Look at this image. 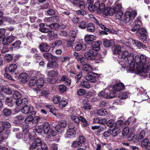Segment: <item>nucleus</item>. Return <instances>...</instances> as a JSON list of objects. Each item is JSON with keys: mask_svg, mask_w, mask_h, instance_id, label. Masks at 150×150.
Returning <instances> with one entry per match:
<instances>
[{"mask_svg": "<svg viewBox=\"0 0 150 150\" xmlns=\"http://www.w3.org/2000/svg\"><path fill=\"white\" fill-rule=\"evenodd\" d=\"M58 75L57 71L51 70L48 72V75L50 77L57 76Z\"/></svg>", "mask_w": 150, "mask_h": 150, "instance_id": "54", "label": "nucleus"}, {"mask_svg": "<svg viewBox=\"0 0 150 150\" xmlns=\"http://www.w3.org/2000/svg\"><path fill=\"white\" fill-rule=\"evenodd\" d=\"M133 57V54L130 53L129 55V53L127 51L121 52L118 55V58L120 59V61L123 62L121 64L122 68H126L129 65L127 69V71L129 73H132L133 72V69H131L132 67H134Z\"/></svg>", "mask_w": 150, "mask_h": 150, "instance_id": "2", "label": "nucleus"}, {"mask_svg": "<svg viewBox=\"0 0 150 150\" xmlns=\"http://www.w3.org/2000/svg\"><path fill=\"white\" fill-rule=\"evenodd\" d=\"M146 57L143 54L140 56L136 55L135 59L133 58V62L134 63V67H132L131 69H133L132 73L136 74L142 73H147L149 71L150 65L149 63L146 62Z\"/></svg>", "mask_w": 150, "mask_h": 150, "instance_id": "1", "label": "nucleus"}, {"mask_svg": "<svg viewBox=\"0 0 150 150\" xmlns=\"http://www.w3.org/2000/svg\"><path fill=\"white\" fill-rule=\"evenodd\" d=\"M132 42L133 45L139 48H142L145 50L147 49L146 46L138 40H133Z\"/></svg>", "mask_w": 150, "mask_h": 150, "instance_id": "21", "label": "nucleus"}, {"mask_svg": "<svg viewBox=\"0 0 150 150\" xmlns=\"http://www.w3.org/2000/svg\"><path fill=\"white\" fill-rule=\"evenodd\" d=\"M28 125H26L24 126L23 128V131L24 134V139H28V133L29 132V129L28 128Z\"/></svg>", "mask_w": 150, "mask_h": 150, "instance_id": "35", "label": "nucleus"}, {"mask_svg": "<svg viewBox=\"0 0 150 150\" xmlns=\"http://www.w3.org/2000/svg\"><path fill=\"white\" fill-rule=\"evenodd\" d=\"M87 4L89 11L93 12L97 9V7L99 4V1L97 0L95 4L93 5V3L92 0H87Z\"/></svg>", "mask_w": 150, "mask_h": 150, "instance_id": "9", "label": "nucleus"}, {"mask_svg": "<svg viewBox=\"0 0 150 150\" xmlns=\"http://www.w3.org/2000/svg\"><path fill=\"white\" fill-rule=\"evenodd\" d=\"M21 96L20 93L18 91H15L13 95V97L14 99L16 98L17 99L20 98Z\"/></svg>", "mask_w": 150, "mask_h": 150, "instance_id": "57", "label": "nucleus"}, {"mask_svg": "<svg viewBox=\"0 0 150 150\" xmlns=\"http://www.w3.org/2000/svg\"><path fill=\"white\" fill-rule=\"evenodd\" d=\"M145 131L144 130L142 131L139 135H136L137 137L136 138L137 141H138L142 139L145 136Z\"/></svg>", "mask_w": 150, "mask_h": 150, "instance_id": "49", "label": "nucleus"}, {"mask_svg": "<svg viewBox=\"0 0 150 150\" xmlns=\"http://www.w3.org/2000/svg\"><path fill=\"white\" fill-rule=\"evenodd\" d=\"M35 133L34 132H31L28 134V139H24V141L28 144H30V141L33 140L35 138Z\"/></svg>", "mask_w": 150, "mask_h": 150, "instance_id": "20", "label": "nucleus"}, {"mask_svg": "<svg viewBox=\"0 0 150 150\" xmlns=\"http://www.w3.org/2000/svg\"><path fill=\"white\" fill-rule=\"evenodd\" d=\"M111 131V135L113 137H115L117 136L121 132L120 129L118 126H115L113 128Z\"/></svg>", "mask_w": 150, "mask_h": 150, "instance_id": "25", "label": "nucleus"}, {"mask_svg": "<svg viewBox=\"0 0 150 150\" xmlns=\"http://www.w3.org/2000/svg\"><path fill=\"white\" fill-rule=\"evenodd\" d=\"M58 89L60 92L64 93L66 91L67 87L64 85H61L58 86Z\"/></svg>", "mask_w": 150, "mask_h": 150, "instance_id": "62", "label": "nucleus"}, {"mask_svg": "<svg viewBox=\"0 0 150 150\" xmlns=\"http://www.w3.org/2000/svg\"><path fill=\"white\" fill-rule=\"evenodd\" d=\"M121 9H117V11L115 14V18L116 19L121 20L125 23L128 22L130 20H133L137 15V12L136 10L128 8L127 9L124 17L122 20L123 12Z\"/></svg>", "mask_w": 150, "mask_h": 150, "instance_id": "3", "label": "nucleus"}, {"mask_svg": "<svg viewBox=\"0 0 150 150\" xmlns=\"http://www.w3.org/2000/svg\"><path fill=\"white\" fill-rule=\"evenodd\" d=\"M21 44V41H17L12 44L11 45V47L13 48L18 49L20 48Z\"/></svg>", "mask_w": 150, "mask_h": 150, "instance_id": "47", "label": "nucleus"}, {"mask_svg": "<svg viewBox=\"0 0 150 150\" xmlns=\"http://www.w3.org/2000/svg\"><path fill=\"white\" fill-rule=\"evenodd\" d=\"M41 141L40 139L38 138L35 139L34 142L30 146V149H35L37 147L40 146L41 145Z\"/></svg>", "mask_w": 150, "mask_h": 150, "instance_id": "19", "label": "nucleus"}, {"mask_svg": "<svg viewBox=\"0 0 150 150\" xmlns=\"http://www.w3.org/2000/svg\"><path fill=\"white\" fill-rule=\"evenodd\" d=\"M84 9L81 8L80 10H78L76 11V13L78 15H85L87 13L86 11L84 10Z\"/></svg>", "mask_w": 150, "mask_h": 150, "instance_id": "59", "label": "nucleus"}, {"mask_svg": "<svg viewBox=\"0 0 150 150\" xmlns=\"http://www.w3.org/2000/svg\"><path fill=\"white\" fill-rule=\"evenodd\" d=\"M87 30L90 32H93L95 30V25L92 23H89L87 27Z\"/></svg>", "mask_w": 150, "mask_h": 150, "instance_id": "45", "label": "nucleus"}, {"mask_svg": "<svg viewBox=\"0 0 150 150\" xmlns=\"http://www.w3.org/2000/svg\"><path fill=\"white\" fill-rule=\"evenodd\" d=\"M62 43L63 42L61 40H57L51 44V47L53 49L55 48H58L62 45Z\"/></svg>", "mask_w": 150, "mask_h": 150, "instance_id": "23", "label": "nucleus"}, {"mask_svg": "<svg viewBox=\"0 0 150 150\" xmlns=\"http://www.w3.org/2000/svg\"><path fill=\"white\" fill-rule=\"evenodd\" d=\"M74 39H70V38H67L66 40L67 44V47H69L71 46L73 42H74Z\"/></svg>", "mask_w": 150, "mask_h": 150, "instance_id": "61", "label": "nucleus"}, {"mask_svg": "<svg viewBox=\"0 0 150 150\" xmlns=\"http://www.w3.org/2000/svg\"><path fill=\"white\" fill-rule=\"evenodd\" d=\"M59 79H61V80L64 82L65 83L66 85H69L71 84V80L68 79L66 76L65 75H64L62 76V77H58Z\"/></svg>", "mask_w": 150, "mask_h": 150, "instance_id": "39", "label": "nucleus"}, {"mask_svg": "<svg viewBox=\"0 0 150 150\" xmlns=\"http://www.w3.org/2000/svg\"><path fill=\"white\" fill-rule=\"evenodd\" d=\"M107 112L106 110L103 109L99 110L97 112V114L100 116H104Z\"/></svg>", "mask_w": 150, "mask_h": 150, "instance_id": "51", "label": "nucleus"}, {"mask_svg": "<svg viewBox=\"0 0 150 150\" xmlns=\"http://www.w3.org/2000/svg\"><path fill=\"white\" fill-rule=\"evenodd\" d=\"M142 146L145 148L147 150H150V141L147 139H144L141 143Z\"/></svg>", "mask_w": 150, "mask_h": 150, "instance_id": "24", "label": "nucleus"}, {"mask_svg": "<svg viewBox=\"0 0 150 150\" xmlns=\"http://www.w3.org/2000/svg\"><path fill=\"white\" fill-rule=\"evenodd\" d=\"M96 39V37L95 36L91 35H86L84 38L85 41L87 42L93 41Z\"/></svg>", "mask_w": 150, "mask_h": 150, "instance_id": "29", "label": "nucleus"}, {"mask_svg": "<svg viewBox=\"0 0 150 150\" xmlns=\"http://www.w3.org/2000/svg\"><path fill=\"white\" fill-rule=\"evenodd\" d=\"M137 137L136 135H134L133 133H131L128 138V140L130 143L133 144L137 142Z\"/></svg>", "mask_w": 150, "mask_h": 150, "instance_id": "31", "label": "nucleus"}, {"mask_svg": "<svg viewBox=\"0 0 150 150\" xmlns=\"http://www.w3.org/2000/svg\"><path fill=\"white\" fill-rule=\"evenodd\" d=\"M75 125L72 123H70L68 125V129L67 130L66 134L65 135L66 138H70L71 136L73 135L76 133V130L74 128Z\"/></svg>", "mask_w": 150, "mask_h": 150, "instance_id": "6", "label": "nucleus"}, {"mask_svg": "<svg viewBox=\"0 0 150 150\" xmlns=\"http://www.w3.org/2000/svg\"><path fill=\"white\" fill-rule=\"evenodd\" d=\"M140 16H138L134 21V23L133 28L131 29L132 31H138L141 27L142 23Z\"/></svg>", "mask_w": 150, "mask_h": 150, "instance_id": "8", "label": "nucleus"}, {"mask_svg": "<svg viewBox=\"0 0 150 150\" xmlns=\"http://www.w3.org/2000/svg\"><path fill=\"white\" fill-rule=\"evenodd\" d=\"M44 133L47 134L48 136L50 137L51 136H55L57 135L56 131L50 128L49 124L47 122H45L43 125Z\"/></svg>", "mask_w": 150, "mask_h": 150, "instance_id": "4", "label": "nucleus"}, {"mask_svg": "<svg viewBox=\"0 0 150 150\" xmlns=\"http://www.w3.org/2000/svg\"><path fill=\"white\" fill-rule=\"evenodd\" d=\"M70 14V13L69 11H65L61 14V16H62V18L64 20H69L70 18V17L69 16Z\"/></svg>", "mask_w": 150, "mask_h": 150, "instance_id": "43", "label": "nucleus"}, {"mask_svg": "<svg viewBox=\"0 0 150 150\" xmlns=\"http://www.w3.org/2000/svg\"><path fill=\"white\" fill-rule=\"evenodd\" d=\"M137 119L133 117H130L128 119V120L126 121L125 124L126 125H128L130 123L132 125L134 124L136 122Z\"/></svg>", "mask_w": 150, "mask_h": 150, "instance_id": "42", "label": "nucleus"}, {"mask_svg": "<svg viewBox=\"0 0 150 150\" xmlns=\"http://www.w3.org/2000/svg\"><path fill=\"white\" fill-rule=\"evenodd\" d=\"M81 86L83 88H89L91 86L90 83L87 81H82L81 83Z\"/></svg>", "mask_w": 150, "mask_h": 150, "instance_id": "48", "label": "nucleus"}, {"mask_svg": "<svg viewBox=\"0 0 150 150\" xmlns=\"http://www.w3.org/2000/svg\"><path fill=\"white\" fill-rule=\"evenodd\" d=\"M32 52H33L35 54L34 55V57L37 62H39L42 59V57L40 54L37 53L38 51L36 49H32Z\"/></svg>", "mask_w": 150, "mask_h": 150, "instance_id": "26", "label": "nucleus"}, {"mask_svg": "<svg viewBox=\"0 0 150 150\" xmlns=\"http://www.w3.org/2000/svg\"><path fill=\"white\" fill-rule=\"evenodd\" d=\"M73 4L76 6L79 7L80 8L84 9L85 8V3L83 1L79 0H74Z\"/></svg>", "mask_w": 150, "mask_h": 150, "instance_id": "18", "label": "nucleus"}, {"mask_svg": "<svg viewBox=\"0 0 150 150\" xmlns=\"http://www.w3.org/2000/svg\"><path fill=\"white\" fill-rule=\"evenodd\" d=\"M37 78L36 76L33 77L30 80L29 85L30 86H34L37 82Z\"/></svg>", "mask_w": 150, "mask_h": 150, "instance_id": "41", "label": "nucleus"}, {"mask_svg": "<svg viewBox=\"0 0 150 150\" xmlns=\"http://www.w3.org/2000/svg\"><path fill=\"white\" fill-rule=\"evenodd\" d=\"M45 107L49 109L50 111L52 113H54L56 111L54 107L52 105H46Z\"/></svg>", "mask_w": 150, "mask_h": 150, "instance_id": "56", "label": "nucleus"}, {"mask_svg": "<svg viewBox=\"0 0 150 150\" xmlns=\"http://www.w3.org/2000/svg\"><path fill=\"white\" fill-rule=\"evenodd\" d=\"M141 90L138 88H136V89L138 91H141L142 92H143L144 93L141 94V101H144L147 100L149 98V96L146 94L147 92L146 90L142 88H141Z\"/></svg>", "mask_w": 150, "mask_h": 150, "instance_id": "15", "label": "nucleus"}, {"mask_svg": "<svg viewBox=\"0 0 150 150\" xmlns=\"http://www.w3.org/2000/svg\"><path fill=\"white\" fill-rule=\"evenodd\" d=\"M101 43V42L99 41L93 42L92 44V47L91 49L97 52L100 50V45Z\"/></svg>", "mask_w": 150, "mask_h": 150, "instance_id": "17", "label": "nucleus"}, {"mask_svg": "<svg viewBox=\"0 0 150 150\" xmlns=\"http://www.w3.org/2000/svg\"><path fill=\"white\" fill-rule=\"evenodd\" d=\"M4 92L7 94L10 95L12 93V91L9 87L5 86Z\"/></svg>", "mask_w": 150, "mask_h": 150, "instance_id": "55", "label": "nucleus"}, {"mask_svg": "<svg viewBox=\"0 0 150 150\" xmlns=\"http://www.w3.org/2000/svg\"><path fill=\"white\" fill-rule=\"evenodd\" d=\"M100 4V2L99 1V4L97 7V9L96 10H97L99 13H101L104 11L105 5L104 3H101Z\"/></svg>", "mask_w": 150, "mask_h": 150, "instance_id": "38", "label": "nucleus"}, {"mask_svg": "<svg viewBox=\"0 0 150 150\" xmlns=\"http://www.w3.org/2000/svg\"><path fill=\"white\" fill-rule=\"evenodd\" d=\"M61 98L59 96H55L53 98V101L55 104H57L59 103Z\"/></svg>", "mask_w": 150, "mask_h": 150, "instance_id": "60", "label": "nucleus"}, {"mask_svg": "<svg viewBox=\"0 0 150 150\" xmlns=\"http://www.w3.org/2000/svg\"><path fill=\"white\" fill-rule=\"evenodd\" d=\"M13 57V56L10 54H6L5 55V59L8 62L11 61Z\"/></svg>", "mask_w": 150, "mask_h": 150, "instance_id": "63", "label": "nucleus"}, {"mask_svg": "<svg viewBox=\"0 0 150 150\" xmlns=\"http://www.w3.org/2000/svg\"><path fill=\"white\" fill-rule=\"evenodd\" d=\"M140 31H142L143 33H140V36L141 39L143 41H145L146 39V35L145 33L146 32V30L144 28H141Z\"/></svg>", "mask_w": 150, "mask_h": 150, "instance_id": "37", "label": "nucleus"}, {"mask_svg": "<svg viewBox=\"0 0 150 150\" xmlns=\"http://www.w3.org/2000/svg\"><path fill=\"white\" fill-rule=\"evenodd\" d=\"M76 32L75 31L71 30V31L69 33V38L70 39H74L76 37Z\"/></svg>", "mask_w": 150, "mask_h": 150, "instance_id": "58", "label": "nucleus"}, {"mask_svg": "<svg viewBox=\"0 0 150 150\" xmlns=\"http://www.w3.org/2000/svg\"><path fill=\"white\" fill-rule=\"evenodd\" d=\"M39 26L40 27L39 30L41 32L44 33H47L49 32V30L44 27V23H40L39 25Z\"/></svg>", "mask_w": 150, "mask_h": 150, "instance_id": "44", "label": "nucleus"}, {"mask_svg": "<svg viewBox=\"0 0 150 150\" xmlns=\"http://www.w3.org/2000/svg\"><path fill=\"white\" fill-rule=\"evenodd\" d=\"M2 113L4 116L6 117L8 116L11 115V111L9 109L5 108L2 110Z\"/></svg>", "mask_w": 150, "mask_h": 150, "instance_id": "46", "label": "nucleus"}, {"mask_svg": "<svg viewBox=\"0 0 150 150\" xmlns=\"http://www.w3.org/2000/svg\"><path fill=\"white\" fill-rule=\"evenodd\" d=\"M121 47L120 45H117L114 47L113 51V54H119L120 52H121Z\"/></svg>", "mask_w": 150, "mask_h": 150, "instance_id": "40", "label": "nucleus"}, {"mask_svg": "<svg viewBox=\"0 0 150 150\" xmlns=\"http://www.w3.org/2000/svg\"><path fill=\"white\" fill-rule=\"evenodd\" d=\"M129 94L127 92L122 91L119 93L118 97L119 98L121 99H126L128 97Z\"/></svg>", "mask_w": 150, "mask_h": 150, "instance_id": "28", "label": "nucleus"}, {"mask_svg": "<svg viewBox=\"0 0 150 150\" xmlns=\"http://www.w3.org/2000/svg\"><path fill=\"white\" fill-rule=\"evenodd\" d=\"M98 76V74L95 73L89 72L88 75L86 76L87 80L92 83L96 82V77Z\"/></svg>", "mask_w": 150, "mask_h": 150, "instance_id": "10", "label": "nucleus"}, {"mask_svg": "<svg viewBox=\"0 0 150 150\" xmlns=\"http://www.w3.org/2000/svg\"><path fill=\"white\" fill-rule=\"evenodd\" d=\"M5 30L4 28L0 29V42H1L5 37Z\"/></svg>", "mask_w": 150, "mask_h": 150, "instance_id": "53", "label": "nucleus"}, {"mask_svg": "<svg viewBox=\"0 0 150 150\" xmlns=\"http://www.w3.org/2000/svg\"><path fill=\"white\" fill-rule=\"evenodd\" d=\"M83 69L86 71L90 72L93 70V69L92 66L88 64H85L83 66Z\"/></svg>", "mask_w": 150, "mask_h": 150, "instance_id": "34", "label": "nucleus"}, {"mask_svg": "<svg viewBox=\"0 0 150 150\" xmlns=\"http://www.w3.org/2000/svg\"><path fill=\"white\" fill-rule=\"evenodd\" d=\"M93 21L98 26L100 27L101 29L105 30L106 32H108L110 33H112L113 32L111 30L106 28L104 25L100 23L94 17L93 18Z\"/></svg>", "mask_w": 150, "mask_h": 150, "instance_id": "11", "label": "nucleus"}, {"mask_svg": "<svg viewBox=\"0 0 150 150\" xmlns=\"http://www.w3.org/2000/svg\"><path fill=\"white\" fill-rule=\"evenodd\" d=\"M15 38V37L12 35H10L6 38H4L2 41V42L4 45H8L9 43L13 42Z\"/></svg>", "mask_w": 150, "mask_h": 150, "instance_id": "12", "label": "nucleus"}, {"mask_svg": "<svg viewBox=\"0 0 150 150\" xmlns=\"http://www.w3.org/2000/svg\"><path fill=\"white\" fill-rule=\"evenodd\" d=\"M111 42L107 40H103V45L106 47H109L111 45Z\"/></svg>", "mask_w": 150, "mask_h": 150, "instance_id": "64", "label": "nucleus"}, {"mask_svg": "<svg viewBox=\"0 0 150 150\" xmlns=\"http://www.w3.org/2000/svg\"><path fill=\"white\" fill-rule=\"evenodd\" d=\"M58 66L57 63L55 61L51 62H48L47 64V67L48 69L57 67Z\"/></svg>", "mask_w": 150, "mask_h": 150, "instance_id": "36", "label": "nucleus"}, {"mask_svg": "<svg viewBox=\"0 0 150 150\" xmlns=\"http://www.w3.org/2000/svg\"><path fill=\"white\" fill-rule=\"evenodd\" d=\"M98 55V52L90 49L89 51H86L84 55L88 59L95 60L96 59Z\"/></svg>", "mask_w": 150, "mask_h": 150, "instance_id": "7", "label": "nucleus"}, {"mask_svg": "<svg viewBox=\"0 0 150 150\" xmlns=\"http://www.w3.org/2000/svg\"><path fill=\"white\" fill-rule=\"evenodd\" d=\"M6 132H4L2 135H0V144L4 140L8 138L10 134L9 130L6 131Z\"/></svg>", "mask_w": 150, "mask_h": 150, "instance_id": "27", "label": "nucleus"}, {"mask_svg": "<svg viewBox=\"0 0 150 150\" xmlns=\"http://www.w3.org/2000/svg\"><path fill=\"white\" fill-rule=\"evenodd\" d=\"M44 77V76L43 75L40 74L39 76V77H40V78L37 80L36 86L38 88H40L43 85L44 83L43 78Z\"/></svg>", "mask_w": 150, "mask_h": 150, "instance_id": "22", "label": "nucleus"}, {"mask_svg": "<svg viewBox=\"0 0 150 150\" xmlns=\"http://www.w3.org/2000/svg\"><path fill=\"white\" fill-rule=\"evenodd\" d=\"M39 48L42 51L48 52L50 50L51 47L46 44L42 43L40 45Z\"/></svg>", "mask_w": 150, "mask_h": 150, "instance_id": "16", "label": "nucleus"}, {"mask_svg": "<svg viewBox=\"0 0 150 150\" xmlns=\"http://www.w3.org/2000/svg\"><path fill=\"white\" fill-rule=\"evenodd\" d=\"M81 116H78L75 115L71 116V119L77 124H79Z\"/></svg>", "mask_w": 150, "mask_h": 150, "instance_id": "50", "label": "nucleus"}, {"mask_svg": "<svg viewBox=\"0 0 150 150\" xmlns=\"http://www.w3.org/2000/svg\"><path fill=\"white\" fill-rule=\"evenodd\" d=\"M125 87L122 83L120 82L115 83L112 86V88L115 91H119L123 89Z\"/></svg>", "mask_w": 150, "mask_h": 150, "instance_id": "13", "label": "nucleus"}, {"mask_svg": "<svg viewBox=\"0 0 150 150\" xmlns=\"http://www.w3.org/2000/svg\"><path fill=\"white\" fill-rule=\"evenodd\" d=\"M107 125L111 128H113L116 126V124L114 123V120L112 119L109 120L108 122L107 121Z\"/></svg>", "mask_w": 150, "mask_h": 150, "instance_id": "52", "label": "nucleus"}, {"mask_svg": "<svg viewBox=\"0 0 150 150\" xmlns=\"http://www.w3.org/2000/svg\"><path fill=\"white\" fill-rule=\"evenodd\" d=\"M110 90L106 89L104 91H102L99 92L98 94V96L100 97H103L105 98H109L112 97L113 96L112 93H111V95L108 96V93L110 92Z\"/></svg>", "mask_w": 150, "mask_h": 150, "instance_id": "14", "label": "nucleus"}, {"mask_svg": "<svg viewBox=\"0 0 150 150\" xmlns=\"http://www.w3.org/2000/svg\"><path fill=\"white\" fill-rule=\"evenodd\" d=\"M114 6L110 8L107 12V15L108 14L110 16H112L117 9H122V4L118 2H116L114 3Z\"/></svg>", "mask_w": 150, "mask_h": 150, "instance_id": "5", "label": "nucleus"}, {"mask_svg": "<svg viewBox=\"0 0 150 150\" xmlns=\"http://www.w3.org/2000/svg\"><path fill=\"white\" fill-rule=\"evenodd\" d=\"M17 68V66L14 64H11L8 68V71L11 74L15 73Z\"/></svg>", "mask_w": 150, "mask_h": 150, "instance_id": "33", "label": "nucleus"}, {"mask_svg": "<svg viewBox=\"0 0 150 150\" xmlns=\"http://www.w3.org/2000/svg\"><path fill=\"white\" fill-rule=\"evenodd\" d=\"M33 107L32 106L30 107L25 105L21 110V112L22 113L26 114H27L30 111L33 110Z\"/></svg>", "mask_w": 150, "mask_h": 150, "instance_id": "32", "label": "nucleus"}, {"mask_svg": "<svg viewBox=\"0 0 150 150\" xmlns=\"http://www.w3.org/2000/svg\"><path fill=\"white\" fill-rule=\"evenodd\" d=\"M27 74L26 73H23L19 75V79L20 81L24 83L27 81Z\"/></svg>", "mask_w": 150, "mask_h": 150, "instance_id": "30", "label": "nucleus"}]
</instances>
